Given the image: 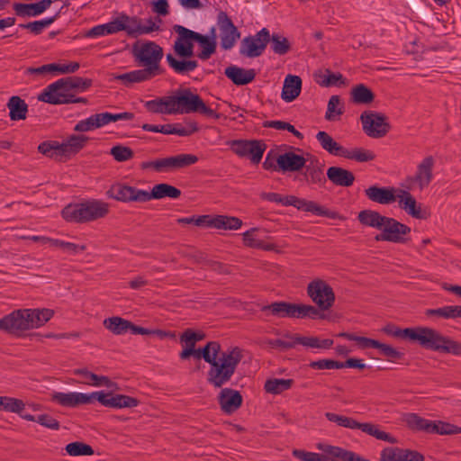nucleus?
Returning <instances> with one entry per match:
<instances>
[{
    "instance_id": "1",
    "label": "nucleus",
    "mask_w": 461,
    "mask_h": 461,
    "mask_svg": "<svg viewBox=\"0 0 461 461\" xmlns=\"http://www.w3.org/2000/svg\"><path fill=\"white\" fill-rule=\"evenodd\" d=\"M192 356L196 359L203 358L210 365L206 380L215 388H221L230 381L243 358L240 348L231 347L221 351V344L215 340L209 341L202 348L183 349L179 354L182 360H186Z\"/></svg>"
},
{
    "instance_id": "2",
    "label": "nucleus",
    "mask_w": 461,
    "mask_h": 461,
    "mask_svg": "<svg viewBox=\"0 0 461 461\" xmlns=\"http://www.w3.org/2000/svg\"><path fill=\"white\" fill-rule=\"evenodd\" d=\"M132 56L141 69L132 70L124 74L113 75V79L129 87L135 83L149 81L162 75L164 70L160 62L164 56L163 48L155 41H147L132 46Z\"/></svg>"
},
{
    "instance_id": "3",
    "label": "nucleus",
    "mask_w": 461,
    "mask_h": 461,
    "mask_svg": "<svg viewBox=\"0 0 461 461\" xmlns=\"http://www.w3.org/2000/svg\"><path fill=\"white\" fill-rule=\"evenodd\" d=\"M394 338L418 342L422 348L443 354L461 355V343L440 331L429 327L400 329L394 325H386L382 330Z\"/></svg>"
},
{
    "instance_id": "4",
    "label": "nucleus",
    "mask_w": 461,
    "mask_h": 461,
    "mask_svg": "<svg viewBox=\"0 0 461 461\" xmlns=\"http://www.w3.org/2000/svg\"><path fill=\"white\" fill-rule=\"evenodd\" d=\"M109 213V204L102 200L90 199L65 206L62 217L69 222L85 223L104 218Z\"/></svg>"
},
{
    "instance_id": "5",
    "label": "nucleus",
    "mask_w": 461,
    "mask_h": 461,
    "mask_svg": "<svg viewBox=\"0 0 461 461\" xmlns=\"http://www.w3.org/2000/svg\"><path fill=\"white\" fill-rule=\"evenodd\" d=\"M173 114H188L200 113L207 117L216 120L221 117V113L208 107L199 95L191 88H179L170 95Z\"/></svg>"
},
{
    "instance_id": "6",
    "label": "nucleus",
    "mask_w": 461,
    "mask_h": 461,
    "mask_svg": "<svg viewBox=\"0 0 461 461\" xmlns=\"http://www.w3.org/2000/svg\"><path fill=\"white\" fill-rule=\"evenodd\" d=\"M306 291L321 313L333 307L336 300L335 293L326 281L320 278L313 279L308 284Z\"/></svg>"
},
{
    "instance_id": "7",
    "label": "nucleus",
    "mask_w": 461,
    "mask_h": 461,
    "mask_svg": "<svg viewBox=\"0 0 461 461\" xmlns=\"http://www.w3.org/2000/svg\"><path fill=\"white\" fill-rule=\"evenodd\" d=\"M104 327L114 335H124L127 332L140 335H156L160 339L167 337L168 333L161 330H149L135 325L131 321L119 316H113L104 320Z\"/></svg>"
},
{
    "instance_id": "8",
    "label": "nucleus",
    "mask_w": 461,
    "mask_h": 461,
    "mask_svg": "<svg viewBox=\"0 0 461 461\" xmlns=\"http://www.w3.org/2000/svg\"><path fill=\"white\" fill-rule=\"evenodd\" d=\"M435 159L432 156L425 157L417 166L413 176H409L404 180L403 186L407 190L419 189L422 191L427 188L433 179V168Z\"/></svg>"
},
{
    "instance_id": "9",
    "label": "nucleus",
    "mask_w": 461,
    "mask_h": 461,
    "mask_svg": "<svg viewBox=\"0 0 461 461\" xmlns=\"http://www.w3.org/2000/svg\"><path fill=\"white\" fill-rule=\"evenodd\" d=\"M411 233V228L392 217H386L380 233L375 236V241H387L404 244L408 241L407 236Z\"/></svg>"
},
{
    "instance_id": "10",
    "label": "nucleus",
    "mask_w": 461,
    "mask_h": 461,
    "mask_svg": "<svg viewBox=\"0 0 461 461\" xmlns=\"http://www.w3.org/2000/svg\"><path fill=\"white\" fill-rule=\"evenodd\" d=\"M363 131L370 138L380 139L390 131L391 125L387 117L374 111H365L360 115Z\"/></svg>"
},
{
    "instance_id": "11",
    "label": "nucleus",
    "mask_w": 461,
    "mask_h": 461,
    "mask_svg": "<svg viewBox=\"0 0 461 461\" xmlns=\"http://www.w3.org/2000/svg\"><path fill=\"white\" fill-rule=\"evenodd\" d=\"M28 317L27 309L14 310L0 319V330L8 335L22 338L26 331L30 330Z\"/></svg>"
},
{
    "instance_id": "12",
    "label": "nucleus",
    "mask_w": 461,
    "mask_h": 461,
    "mask_svg": "<svg viewBox=\"0 0 461 461\" xmlns=\"http://www.w3.org/2000/svg\"><path fill=\"white\" fill-rule=\"evenodd\" d=\"M230 149L240 158H248L254 164H258L267 149L263 140H234L230 143Z\"/></svg>"
},
{
    "instance_id": "13",
    "label": "nucleus",
    "mask_w": 461,
    "mask_h": 461,
    "mask_svg": "<svg viewBox=\"0 0 461 461\" xmlns=\"http://www.w3.org/2000/svg\"><path fill=\"white\" fill-rule=\"evenodd\" d=\"M269 41V30L263 28L255 35L245 37L241 41L240 53L247 58H258L264 53Z\"/></svg>"
},
{
    "instance_id": "14",
    "label": "nucleus",
    "mask_w": 461,
    "mask_h": 461,
    "mask_svg": "<svg viewBox=\"0 0 461 461\" xmlns=\"http://www.w3.org/2000/svg\"><path fill=\"white\" fill-rule=\"evenodd\" d=\"M173 30L177 34L173 45L176 55L183 59L193 57L197 32L179 24L174 25Z\"/></svg>"
},
{
    "instance_id": "15",
    "label": "nucleus",
    "mask_w": 461,
    "mask_h": 461,
    "mask_svg": "<svg viewBox=\"0 0 461 461\" xmlns=\"http://www.w3.org/2000/svg\"><path fill=\"white\" fill-rule=\"evenodd\" d=\"M217 24L220 31L221 47L225 50H230L240 39V32L223 11L218 14Z\"/></svg>"
},
{
    "instance_id": "16",
    "label": "nucleus",
    "mask_w": 461,
    "mask_h": 461,
    "mask_svg": "<svg viewBox=\"0 0 461 461\" xmlns=\"http://www.w3.org/2000/svg\"><path fill=\"white\" fill-rule=\"evenodd\" d=\"M285 206H294L300 211L312 212L318 216H324L330 219L339 218V213L334 211H330L313 201H308L306 199L299 198L294 195L285 196Z\"/></svg>"
},
{
    "instance_id": "17",
    "label": "nucleus",
    "mask_w": 461,
    "mask_h": 461,
    "mask_svg": "<svg viewBox=\"0 0 461 461\" xmlns=\"http://www.w3.org/2000/svg\"><path fill=\"white\" fill-rule=\"evenodd\" d=\"M97 400L102 405L110 408H132L139 405L137 398L125 394H113L104 391L93 393V402Z\"/></svg>"
},
{
    "instance_id": "18",
    "label": "nucleus",
    "mask_w": 461,
    "mask_h": 461,
    "mask_svg": "<svg viewBox=\"0 0 461 461\" xmlns=\"http://www.w3.org/2000/svg\"><path fill=\"white\" fill-rule=\"evenodd\" d=\"M107 195L116 201L145 203V190L137 189L122 183H115L107 191Z\"/></svg>"
},
{
    "instance_id": "19",
    "label": "nucleus",
    "mask_w": 461,
    "mask_h": 461,
    "mask_svg": "<svg viewBox=\"0 0 461 461\" xmlns=\"http://www.w3.org/2000/svg\"><path fill=\"white\" fill-rule=\"evenodd\" d=\"M53 402L63 407L74 408L81 404H89L93 402V393L86 394L83 393L70 392L59 393L55 392L50 397Z\"/></svg>"
},
{
    "instance_id": "20",
    "label": "nucleus",
    "mask_w": 461,
    "mask_h": 461,
    "mask_svg": "<svg viewBox=\"0 0 461 461\" xmlns=\"http://www.w3.org/2000/svg\"><path fill=\"white\" fill-rule=\"evenodd\" d=\"M397 200L401 209L415 219H427L429 213L421 209L416 199L408 192V190H397Z\"/></svg>"
},
{
    "instance_id": "21",
    "label": "nucleus",
    "mask_w": 461,
    "mask_h": 461,
    "mask_svg": "<svg viewBox=\"0 0 461 461\" xmlns=\"http://www.w3.org/2000/svg\"><path fill=\"white\" fill-rule=\"evenodd\" d=\"M52 84L49 85L43 92L39 95V100L50 104H69L70 98L74 97V94L70 87L60 86L55 90L51 89Z\"/></svg>"
},
{
    "instance_id": "22",
    "label": "nucleus",
    "mask_w": 461,
    "mask_h": 461,
    "mask_svg": "<svg viewBox=\"0 0 461 461\" xmlns=\"http://www.w3.org/2000/svg\"><path fill=\"white\" fill-rule=\"evenodd\" d=\"M242 402L240 393L231 388H222L218 395V402L225 413L235 412L241 406Z\"/></svg>"
},
{
    "instance_id": "23",
    "label": "nucleus",
    "mask_w": 461,
    "mask_h": 461,
    "mask_svg": "<svg viewBox=\"0 0 461 461\" xmlns=\"http://www.w3.org/2000/svg\"><path fill=\"white\" fill-rule=\"evenodd\" d=\"M365 194L370 201L380 204H390L397 200V191L393 187L371 185Z\"/></svg>"
},
{
    "instance_id": "24",
    "label": "nucleus",
    "mask_w": 461,
    "mask_h": 461,
    "mask_svg": "<svg viewBox=\"0 0 461 461\" xmlns=\"http://www.w3.org/2000/svg\"><path fill=\"white\" fill-rule=\"evenodd\" d=\"M278 169L283 172H296L303 168L306 159L294 152L289 151L276 158Z\"/></svg>"
},
{
    "instance_id": "25",
    "label": "nucleus",
    "mask_w": 461,
    "mask_h": 461,
    "mask_svg": "<svg viewBox=\"0 0 461 461\" xmlns=\"http://www.w3.org/2000/svg\"><path fill=\"white\" fill-rule=\"evenodd\" d=\"M119 20L121 22V27H123L122 31L127 33V35L135 37L141 34L150 33L152 28L141 29V19L138 16H130L124 13H121L118 14Z\"/></svg>"
},
{
    "instance_id": "26",
    "label": "nucleus",
    "mask_w": 461,
    "mask_h": 461,
    "mask_svg": "<svg viewBox=\"0 0 461 461\" xmlns=\"http://www.w3.org/2000/svg\"><path fill=\"white\" fill-rule=\"evenodd\" d=\"M224 74L236 86L248 85L256 77V72L254 69H245L237 66H230L226 68Z\"/></svg>"
},
{
    "instance_id": "27",
    "label": "nucleus",
    "mask_w": 461,
    "mask_h": 461,
    "mask_svg": "<svg viewBox=\"0 0 461 461\" xmlns=\"http://www.w3.org/2000/svg\"><path fill=\"white\" fill-rule=\"evenodd\" d=\"M52 2V0H41L40 2L33 4L15 3L14 5V10L18 16H37L47 10Z\"/></svg>"
},
{
    "instance_id": "28",
    "label": "nucleus",
    "mask_w": 461,
    "mask_h": 461,
    "mask_svg": "<svg viewBox=\"0 0 461 461\" xmlns=\"http://www.w3.org/2000/svg\"><path fill=\"white\" fill-rule=\"evenodd\" d=\"M327 177L335 185L343 187L351 186L355 181V176L351 171L335 166L327 169Z\"/></svg>"
},
{
    "instance_id": "29",
    "label": "nucleus",
    "mask_w": 461,
    "mask_h": 461,
    "mask_svg": "<svg viewBox=\"0 0 461 461\" xmlns=\"http://www.w3.org/2000/svg\"><path fill=\"white\" fill-rule=\"evenodd\" d=\"M181 195V190L166 183L155 185L150 192L145 191V202L151 199H162L169 197L177 199Z\"/></svg>"
},
{
    "instance_id": "30",
    "label": "nucleus",
    "mask_w": 461,
    "mask_h": 461,
    "mask_svg": "<svg viewBox=\"0 0 461 461\" xmlns=\"http://www.w3.org/2000/svg\"><path fill=\"white\" fill-rule=\"evenodd\" d=\"M302 89V79L298 76L287 75L284 81L281 97L285 102L297 98Z\"/></svg>"
},
{
    "instance_id": "31",
    "label": "nucleus",
    "mask_w": 461,
    "mask_h": 461,
    "mask_svg": "<svg viewBox=\"0 0 461 461\" xmlns=\"http://www.w3.org/2000/svg\"><path fill=\"white\" fill-rule=\"evenodd\" d=\"M89 138L86 135H70L65 141L60 143L62 156L76 155L85 148Z\"/></svg>"
},
{
    "instance_id": "32",
    "label": "nucleus",
    "mask_w": 461,
    "mask_h": 461,
    "mask_svg": "<svg viewBox=\"0 0 461 461\" xmlns=\"http://www.w3.org/2000/svg\"><path fill=\"white\" fill-rule=\"evenodd\" d=\"M62 86L70 87L72 91L83 92L92 86V79L79 77H64L52 83L51 89L55 90Z\"/></svg>"
},
{
    "instance_id": "33",
    "label": "nucleus",
    "mask_w": 461,
    "mask_h": 461,
    "mask_svg": "<svg viewBox=\"0 0 461 461\" xmlns=\"http://www.w3.org/2000/svg\"><path fill=\"white\" fill-rule=\"evenodd\" d=\"M211 32L212 34L211 38L207 35H203L197 32L196 42H198L202 47V50L197 54V57L202 60L209 59L211 56L216 51L217 42L215 29L212 28Z\"/></svg>"
},
{
    "instance_id": "34",
    "label": "nucleus",
    "mask_w": 461,
    "mask_h": 461,
    "mask_svg": "<svg viewBox=\"0 0 461 461\" xmlns=\"http://www.w3.org/2000/svg\"><path fill=\"white\" fill-rule=\"evenodd\" d=\"M11 121L25 120L28 113V104L18 95L9 98L7 104Z\"/></svg>"
},
{
    "instance_id": "35",
    "label": "nucleus",
    "mask_w": 461,
    "mask_h": 461,
    "mask_svg": "<svg viewBox=\"0 0 461 461\" xmlns=\"http://www.w3.org/2000/svg\"><path fill=\"white\" fill-rule=\"evenodd\" d=\"M260 311L266 316H274L276 318H291L292 316V303L280 301L275 302L261 307Z\"/></svg>"
},
{
    "instance_id": "36",
    "label": "nucleus",
    "mask_w": 461,
    "mask_h": 461,
    "mask_svg": "<svg viewBox=\"0 0 461 461\" xmlns=\"http://www.w3.org/2000/svg\"><path fill=\"white\" fill-rule=\"evenodd\" d=\"M53 314L54 312L50 309H27L30 330L43 326L52 318Z\"/></svg>"
},
{
    "instance_id": "37",
    "label": "nucleus",
    "mask_w": 461,
    "mask_h": 461,
    "mask_svg": "<svg viewBox=\"0 0 461 461\" xmlns=\"http://www.w3.org/2000/svg\"><path fill=\"white\" fill-rule=\"evenodd\" d=\"M316 140L321 147L330 154L339 157L343 156L346 148L335 141L326 131H319L316 134Z\"/></svg>"
},
{
    "instance_id": "38",
    "label": "nucleus",
    "mask_w": 461,
    "mask_h": 461,
    "mask_svg": "<svg viewBox=\"0 0 461 461\" xmlns=\"http://www.w3.org/2000/svg\"><path fill=\"white\" fill-rule=\"evenodd\" d=\"M306 317L311 318L312 320L324 319L325 314L321 313L320 311L313 305L292 303L291 319H303Z\"/></svg>"
},
{
    "instance_id": "39",
    "label": "nucleus",
    "mask_w": 461,
    "mask_h": 461,
    "mask_svg": "<svg viewBox=\"0 0 461 461\" xmlns=\"http://www.w3.org/2000/svg\"><path fill=\"white\" fill-rule=\"evenodd\" d=\"M357 429L362 432L375 438L376 439L386 441L392 444L397 443V439L391 436L389 433L383 431L379 429V426L371 422H358Z\"/></svg>"
},
{
    "instance_id": "40",
    "label": "nucleus",
    "mask_w": 461,
    "mask_h": 461,
    "mask_svg": "<svg viewBox=\"0 0 461 461\" xmlns=\"http://www.w3.org/2000/svg\"><path fill=\"white\" fill-rule=\"evenodd\" d=\"M386 217L387 216H384L376 211L363 210L358 212L357 220L364 226L372 227L380 230Z\"/></svg>"
},
{
    "instance_id": "41",
    "label": "nucleus",
    "mask_w": 461,
    "mask_h": 461,
    "mask_svg": "<svg viewBox=\"0 0 461 461\" xmlns=\"http://www.w3.org/2000/svg\"><path fill=\"white\" fill-rule=\"evenodd\" d=\"M242 226V221L234 216L217 215L211 217L210 227L223 230H239Z\"/></svg>"
},
{
    "instance_id": "42",
    "label": "nucleus",
    "mask_w": 461,
    "mask_h": 461,
    "mask_svg": "<svg viewBox=\"0 0 461 461\" xmlns=\"http://www.w3.org/2000/svg\"><path fill=\"white\" fill-rule=\"evenodd\" d=\"M167 61L168 66L176 73L180 75L187 74L194 71L198 67V62L194 59H176L172 54L167 55Z\"/></svg>"
},
{
    "instance_id": "43",
    "label": "nucleus",
    "mask_w": 461,
    "mask_h": 461,
    "mask_svg": "<svg viewBox=\"0 0 461 461\" xmlns=\"http://www.w3.org/2000/svg\"><path fill=\"white\" fill-rule=\"evenodd\" d=\"M303 176L309 184H315L322 185L326 182L323 170L317 162L312 161L310 164L303 167Z\"/></svg>"
},
{
    "instance_id": "44",
    "label": "nucleus",
    "mask_w": 461,
    "mask_h": 461,
    "mask_svg": "<svg viewBox=\"0 0 461 461\" xmlns=\"http://www.w3.org/2000/svg\"><path fill=\"white\" fill-rule=\"evenodd\" d=\"M144 106L152 113L173 114L170 95L147 101Z\"/></svg>"
},
{
    "instance_id": "45",
    "label": "nucleus",
    "mask_w": 461,
    "mask_h": 461,
    "mask_svg": "<svg viewBox=\"0 0 461 461\" xmlns=\"http://www.w3.org/2000/svg\"><path fill=\"white\" fill-rule=\"evenodd\" d=\"M351 99L355 104H370L375 99V95L363 84L357 85L351 90Z\"/></svg>"
},
{
    "instance_id": "46",
    "label": "nucleus",
    "mask_w": 461,
    "mask_h": 461,
    "mask_svg": "<svg viewBox=\"0 0 461 461\" xmlns=\"http://www.w3.org/2000/svg\"><path fill=\"white\" fill-rule=\"evenodd\" d=\"M342 158L363 163L373 161L375 158V155L369 149L355 148L351 149H346Z\"/></svg>"
},
{
    "instance_id": "47",
    "label": "nucleus",
    "mask_w": 461,
    "mask_h": 461,
    "mask_svg": "<svg viewBox=\"0 0 461 461\" xmlns=\"http://www.w3.org/2000/svg\"><path fill=\"white\" fill-rule=\"evenodd\" d=\"M293 384V379L274 378L267 380L264 388L267 393L279 394L290 389Z\"/></svg>"
},
{
    "instance_id": "48",
    "label": "nucleus",
    "mask_w": 461,
    "mask_h": 461,
    "mask_svg": "<svg viewBox=\"0 0 461 461\" xmlns=\"http://www.w3.org/2000/svg\"><path fill=\"white\" fill-rule=\"evenodd\" d=\"M269 42L271 50L277 55H285L291 50L288 39L279 33L270 35Z\"/></svg>"
},
{
    "instance_id": "49",
    "label": "nucleus",
    "mask_w": 461,
    "mask_h": 461,
    "mask_svg": "<svg viewBox=\"0 0 461 461\" xmlns=\"http://www.w3.org/2000/svg\"><path fill=\"white\" fill-rule=\"evenodd\" d=\"M343 113L344 110L340 97L339 95H332L328 102L325 119L330 122L336 121Z\"/></svg>"
},
{
    "instance_id": "50",
    "label": "nucleus",
    "mask_w": 461,
    "mask_h": 461,
    "mask_svg": "<svg viewBox=\"0 0 461 461\" xmlns=\"http://www.w3.org/2000/svg\"><path fill=\"white\" fill-rule=\"evenodd\" d=\"M24 408L25 403L23 400L8 396H0V410L21 414Z\"/></svg>"
},
{
    "instance_id": "51",
    "label": "nucleus",
    "mask_w": 461,
    "mask_h": 461,
    "mask_svg": "<svg viewBox=\"0 0 461 461\" xmlns=\"http://www.w3.org/2000/svg\"><path fill=\"white\" fill-rule=\"evenodd\" d=\"M408 426L412 429L429 432L431 430L432 421L421 418L416 413H409L405 419Z\"/></svg>"
},
{
    "instance_id": "52",
    "label": "nucleus",
    "mask_w": 461,
    "mask_h": 461,
    "mask_svg": "<svg viewBox=\"0 0 461 461\" xmlns=\"http://www.w3.org/2000/svg\"><path fill=\"white\" fill-rule=\"evenodd\" d=\"M67 453L72 456H91L95 453L93 447L81 441L69 443L65 447Z\"/></svg>"
},
{
    "instance_id": "53",
    "label": "nucleus",
    "mask_w": 461,
    "mask_h": 461,
    "mask_svg": "<svg viewBox=\"0 0 461 461\" xmlns=\"http://www.w3.org/2000/svg\"><path fill=\"white\" fill-rule=\"evenodd\" d=\"M338 337L345 338L348 340L357 342V346L362 349L376 348L379 343L378 340L369 339L366 337L357 336L353 333L348 332H341L338 334Z\"/></svg>"
},
{
    "instance_id": "54",
    "label": "nucleus",
    "mask_w": 461,
    "mask_h": 461,
    "mask_svg": "<svg viewBox=\"0 0 461 461\" xmlns=\"http://www.w3.org/2000/svg\"><path fill=\"white\" fill-rule=\"evenodd\" d=\"M38 151L50 158H57L59 157H62L60 143L55 140H47L41 142L38 146Z\"/></svg>"
},
{
    "instance_id": "55",
    "label": "nucleus",
    "mask_w": 461,
    "mask_h": 461,
    "mask_svg": "<svg viewBox=\"0 0 461 461\" xmlns=\"http://www.w3.org/2000/svg\"><path fill=\"white\" fill-rule=\"evenodd\" d=\"M430 433L455 435L461 433V427L441 420L432 421Z\"/></svg>"
},
{
    "instance_id": "56",
    "label": "nucleus",
    "mask_w": 461,
    "mask_h": 461,
    "mask_svg": "<svg viewBox=\"0 0 461 461\" xmlns=\"http://www.w3.org/2000/svg\"><path fill=\"white\" fill-rule=\"evenodd\" d=\"M50 246L59 248L64 252L68 253L70 255H76L79 252L85 251L86 249V245H78L72 242H66L60 240L53 239V240H50Z\"/></svg>"
},
{
    "instance_id": "57",
    "label": "nucleus",
    "mask_w": 461,
    "mask_h": 461,
    "mask_svg": "<svg viewBox=\"0 0 461 461\" xmlns=\"http://www.w3.org/2000/svg\"><path fill=\"white\" fill-rule=\"evenodd\" d=\"M325 417L329 421L334 422L340 427L357 429L358 421L353 418L336 414L333 412H326Z\"/></svg>"
},
{
    "instance_id": "58",
    "label": "nucleus",
    "mask_w": 461,
    "mask_h": 461,
    "mask_svg": "<svg viewBox=\"0 0 461 461\" xmlns=\"http://www.w3.org/2000/svg\"><path fill=\"white\" fill-rule=\"evenodd\" d=\"M198 157L194 154L181 153L172 157L173 171L195 164Z\"/></svg>"
},
{
    "instance_id": "59",
    "label": "nucleus",
    "mask_w": 461,
    "mask_h": 461,
    "mask_svg": "<svg viewBox=\"0 0 461 461\" xmlns=\"http://www.w3.org/2000/svg\"><path fill=\"white\" fill-rule=\"evenodd\" d=\"M199 131V127L197 122L194 121H185L184 124L181 123H173V134L178 136H190L193 133Z\"/></svg>"
},
{
    "instance_id": "60",
    "label": "nucleus",
    "mask_w": 461,
    "mask_h": 461,
    "mask_svg": "<svg viewBox=\"0 0 461 461\" xmlns=\"http://www.w3.org/2000/svg\"><path fill=\"white\" fill-rule=\"evenodd\" d=\"M267 344L272 348H293L296 346L295 334H285L283 339H268Z\"/></svg>"
},
{
    "instance_id": "61",
    "label": "nucleus",
    "mask_w": 461,
    "mask_h": 461,
    "mask_svg": "<svg viewBox=\"0 0 461 461\" xmlns=\"http://www.w3.org/2000/svg\"><path fill=\"white\" fill-rule=\"evenodd\" d=\"M110 154L118 162H124L131 159L134 156L133 150L126 146L117 145L111 149Z\"/></svg>"
},
{
    "instance_id": "62",
    "label": "nucleus",
    "mask_w": 461,
    "mask_h": 461,
    "mask_svg": "<svg viewBox=\"0 0 461 461\" xmlns=\"http://www.w3.org/2000/svg\"><path fill=\"white\" fill-rule=\"evenodd\" d=\"M292 454L301 461H330V459L325 456L301 449H294Z\"/></svg>"
},
{
    "instance_id": "63",
    "label": "nucleus",
    "mask_w": 461,
    "mask_h": 461,
    "mask_svg": "<svg viewBox=\"0 0 461 461\" xmlns=\"http://www.w3.org/2000/svg\"><path fill=\"white\" fill-rule=\"evenodd\" d=\"M323 450L329 455L338 457L342 461H353L354 452L339 447L327 446Z\"/></svg>"
},
{
    "instance_id": "64",
    "label": "nucleus",
    "mask_w": 461,
    "mask_h": 461,
    "mask_svg": "<svg viewBox=\"0 0 461 461\" xmlns=\"http://www.w3.org/2000/svg\"><path fill=\"white\" fill-rule=\"evenodd\" d=\"M404 448L384 447L381 451V461H401Z\"/></svg>"
}]
</instances>
